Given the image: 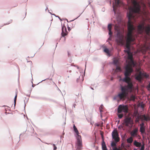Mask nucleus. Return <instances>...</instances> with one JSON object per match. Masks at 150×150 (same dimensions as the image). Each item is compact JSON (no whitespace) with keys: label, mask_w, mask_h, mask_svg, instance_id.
I'll list each match as a JSON object with an SVG mask.
<instances>
[{"label":"nucleus","mask_w":150,"mask_h":150,"mask_svg":"<svg viewBox=\"0 0 150 150\" xmlns=\"http://www.w3.org/2000/svg\"><path fill=\"white\" fill-rule=\"evenodd\" d=\"M142 120L148 121L150 120V117L148 115H142Z\"/></svg>","instance_id":"9d476101"},{"label":"nucleus","mask_w":150,"mask_h":150,"mask_svg":"<svg viewBox=\"0 0 150 150\" xmlns=\"http://www.w3.org/2000/svg\"><path fill=\"white\" fill-rule=\"evenodd\" d=\"M138 129L136 128L132 130L130 133V135L132 137H137L138 135Z\"/></svg>","instance_id":"1a4fd4ad"},{"label":"nucleus","mask_w":150,"mask_h":150,"mask_svg":"<svg viewBox=\"0 0 150 150\" xmlns=\"http://www.w3.org/2000/svg\"><path fill=\"white\" fill-rule=\"evenodd\" d=\"M103 132L102 131H100V135H101V136L102 137V138H103Z\"/></svg>","instance_id":"2f4dec72"},{"label":"nucleus","mask_w":150,"mask_h":150,"mask_svg":"<svg viewBox=\"0 0 150 150\" xmlns=\"http://www.w3.org/2000/svg\"><path fill=\"white\" fill-rule=\"evenodd\" d=\"M113 150H122L120 147H119L118 148L116 147V145L114 146H111Z\"/></svg>","instance_id":"f3484780"},{"label":"nucleus","mask_w":150,"mask_h":150,"mask_svg":"<svg viewBox=\"0 0 150 150\" xmlns=\"http://www.w3.org/2000/svg\"><path fill=\"white\" fill-rule=\"evenodd\" d=\"M141 51L143 54L145 53L146 51L150 54V43L145 42L142 45L141 47Z\"/></svg>","instance_id":"20e7f679"},{"label":"nucleus","mask_w":150,"mask_h":150,"mask_svg":"<svg viewBox=\"0 0 150 150\" xmlns=\"http://www.w3.org/2000/svg\"><path fill=\"white\" fill-rule=\"evenodd\" d=\"M103 125V122H102V123L101 124H100V123L96 124V125L98 127H99L100 126H102V125Z\"/></svg>","instance_id":"bb28decb"},{"label":"nucleus","mask_w":150,"mask_h":150,"mask_svg":"<svg viewBox=\"0 0 150 150\" xmlns=\"http://www.w3.org/2000/svg\"><path fill=\"white\" fill-rule=\"evenodd\" d=\"M44 44V43H42V45H43Z\"/></svg>","instance_id":"4c0bfd02"},{"label":"nucleus","mask_w":150,"mask_h":150,"mask_svg":"<svg viewBox=\"0 0 150 150\" xmlns=\"http://www.w3.org/2000/svg\"><path fill=\"white\" fill-rule=\"evenodd\" d=\"M117 67L115 70L116 72H118L121 71V69L118 65L116 66Z\"/></svg>","instance_id":"a211bd4d"},{"label":"nucleus","mask_w":150,"mask_h":150,"mask_svg":"<svg viewBox=\"0 0 150 150\" xmlns=\"http://www.w3.org/2000/svg\"><path fill=\"white\" fill-rule=\"evenodd\" d=\"M17 93H16V95L15 96V98H14V106H15V105H16V99H17Z\"/></svg>","instance_id":"b1692460"},{"label":"nucleus","mask_w":150,"mask_h":150,"mask_svg":"<svg viewBox=\"0 0 150 150\" xmlns=\"http://www.w3.org/2000/svg\"><path fill=\"white\" fill-rule=\"evenodd\" d=\"M131 118L129 117H127L124 120L122 124L125 126H128L129 125L131 124Z\"/></svg>","instance_id":"0eeeda50"},{"label":"nucleus","mask_w":150,"mask_h":150,"mask_svg":"<svg viewBox=\"0 0 150 150\" xmlns=\"http://www.w3.org/2000/svg\"><path fill=\"white\" fill-rule=\"evenodd\" d=\"M133 144L135 146L138 147H140L142 146L141 143L138 142L136 140L134 141L133 142Z\"/></svg>","instance_id":"ddd939ff"},{"label":"nucleus","mask_w":150,"mask_h":150,"mask_svg":"<svg viewBox=\"0 0 150 150\" xmlns=\"http://www.w3.org/2000/svg\"><path fill=\"white\" fill-rule=\"evenodd\" d=\"M145 127H140V131L141 134H143L145 132Z\"/></svg>","instance_id":"4468645a"},{"label":"nucleus","mask_w":150,"mask_h":150,"mask_svg":"<svg viewBox=\"0 0 150 150\" xmlns=\"http://www.w3.org/2000/svg\"><path fill=\"white\" fill-rule=\"evenodd\" d=\"M140 127H145L144 123L143 122H142L140 124Z\"/></svg>","instance_id":"cd10ccee"},{"label":"nucleus","mask_w":150,"mask_h":150,"mask_svg":"<svg viewBox=\"0 0 150 150\" xmlns=\"http://www.w3.org/2000/svg\"><path fill=\"white\" fill-rule=\"evenodd\" d=\"M124 36H123L121 34H119L117 35V38L116 40L117 42L119 44L123 45V40H124Z\"/></svg>","instance_id":"423d86ee"},{"label":"nucleus","mask_w":150,"mask_h":150,"mask_svg":"<svg viewBox=\"0 0 150 150\" xmlns=\"http://www.w3.org/2000/svg\"><path fill=\"white\" fill-rule=\"evenodd\" d=\"M123 143H122V144H121V146H123Z\"/></svg>","instance_id":"c9c22d12"},{"label":"nucleus","mask_w":150,"mask_h":150,"mask_svg":"<svg viewBox=\"0 0 150 150\" xmlns=\"http://www.w3.org/2000/svg\"><path fill=\"white\" fill-rule=\"evenodd\" d=\"M102 148L103 150H108V149L105 144H102Z\"/></svg>","instance_id":"4be33fe9"},{"label":"nucleus","mask_w":150,"mask_h":150,"mask_svg":"<svg viewBox=\"0 0 150 150\" xmlns=\"http://www.w3.org/2000/svg\"><path fill=\"white\" fill-rule=\"evenodd\" d=\"M135 78L139 81H141L143 79L142 72L141 71L139 72V73L136 75Z\"/></svg>","instance_id":"f8f14e48"},{"label":"nucleus","mask_w":150,"mask_h":150,"mask_svg":"<svg viewBox=\"0 0 150 150\" xmlns=\"http://www.w3.org/2000/svg\"><path fill=\"white\" fill-rule=\"evenodd\" d=\"M105 52L106 53L108 54H109L110 53L109 50L107 48H105L104 50Z\"/></svg>","instance_id":"5701e85b"},{"label":"nucleus","mask_w":150,"mask_h":150,"mask_svg":"<svg viewBox=\"0 0 150 150\" xmlns=\"http://www.w3.org/2000/svg\"><path fill=\"white\" fill-rule=\"evenodd\" d=\"M68 54L69 56V52H68Z\"/></svg>","instance_id":"f704fd0d"},{"label":"nucleus","mask_w":150,"mask_h":150,"mask_svg":"<svg viewBox=\"0 0 150 150\" xmlns=\"http://www.w3.org/2000/svg\"><path fill=\"white\" fill-rule=\"evenodd\" d=\"M67 34V28L64 25L62 26V36L64 37Z\"/></svg>","instance_id":"9b49d317"},{"label":"nucleus","mask_w":150,"mask_h":150,"mask_svg":"<svg viewBox=\"0 0 150 150\" xmlns=\"http://www.w3.org/2000/svg\"><path fill=\"white\" fill-rule=\"evenodd\" d=\"M144 145H143L141 147L140 149V150H144Z\"/></svg>","instance_id":"c85d7f7f"},{"label":"nucleus","mask_w":150,"mask_h":150,"mask_svg":"<svg viewBox=\"0 0 150 150\" xmlns=\"http://www.w3.org/2000/svg\"><path fill=\"white\" fill-rule=\"evenodd\" d=\"M73 128H74V129L76 128V127L75 126V125L74 124V125Z\"/></svg>","instance_id":"72a5a7b5"},{"label":"nucleus","mask_w":150,"mask_h":150,"mask_svg":"<svg viewBox=\"0 0 150 150\" xmlns=\"http://www.w3.org/2000/svg\"><path fill=\"white\" fill-rule=\"evenodd\" d=\"M112 139L113 141L111 143V146H114L117 145V144L120 141V138L119 137V133L116 129H114L112 133Z\"/></svg>","instance_id":"f03ea898"},{"label":"nucleus","mask_w":150,"mask_h":150,"mask_svg":"<svg viewBox=\"0 0 150 150\" xmlns=\"http://www.w3.org/2000/svg\"><path fill=\"white\" fill-rule=\"evenodd\" d=\"M122 112L125 113L128 112V108L127 105H120L119 106L117 109V112L118 113H121Z\"/></svg>","instance_id":"39448f33"},{"label":"nucleus","mask_w":150,"mask_h":150,"mask_svg":"<svg viewBox=\"0 0 150 150\" xmlns=\"http://www.w3.org/2000/svg\"><path fill=\"white\" fill-rule=\"evenodd\" d=\"M109 35L111 36L112 34V33L111 31V30H109Z\"/></svg>","instance_id":"7c9ffc66"},{"label":"nucleus","mask_w":150,"mask_h":150,"mask_svg":"<svg viewBox=\"0 0 150 150\" xmlns=\"http://www.w3.org/2000/svg\"><path fill=\"white\" fill-rule=\"evenodd\" d=\"M102 107H100L99 108V109L100 110V112H103L102 110Z\"/></svg>","instance_id":"473e14b6"},{"label":"nucleus","mask_w":150,"mask_h":150,"mask_svg":"<svg viewBox=\"0 0 150 150\" xmlns=\"http://www.w3.org/2000/svg\"><path fill=\"white\" fill-rule=\"evenodd\" d=\"M142 76L143 77V79L144 77L147 78L149 77V75L146 73H142Z\"/></svg>","instance_id":"dca6fc26"},{"label":"nucleus","mask_w":150,"mask_h":150,"mask_svg":"<svg viewBox=\"0 0 150 150\" xmlns=\"http://www.w3.org/2000/svg\"><path fill=\"white\" fill-rule=\"evenodd\" d=\"M115 0V4H113V11L115 13H116V12L117 9V7L119 6L121 2L120 0Z\"/></svg>","instance_id":"6e6552de"},{"label":"nucleus","mask_w":150,"mask_h":150,"mask_svg":"<svg viewBox=\"0 0 150 150\" xmlns=\"http://www.w3.org/2000/svg\"><path fill=\"white\" fill-rule=\"evenodd\" d=\"M74 131L77 135V141L75 145L76 150H81L82 148V143L81 136L79 135V133L77 128L74 129Z\"/></svg>","instance_id":"7ed1b4c3"},{"label":"nucleus","mask_w":150,"mask_h":150,"mask_svg":"<svg viewBox=\"0 0 150 150\" xmlns=\"http://www.w3.org/2000/svg\"><path fill=\"white\" fill-rule=\"evenodd\" d=\"M53 146H54V150H56L57 149V147L54 144H53Z\"/></svg>","instance_id":"c756f323"},{"label":"nucleus","mask_w":150,"mask_h":150,"mask_svg":"<svg viewBox=\"0 0 150 150\" xmlns=\"http://www.w3.org/2000/svg\"><path fill=\"white\" fill-rule=\"evenodd\" d=\"M140 119L142 120V115L137 116L136 118V121L137 122H138Z\"/></svg>","instance_id":"6ab92c4d"},{"label":"nucleus","mask_w":150,"mask_h":150,"mask_svg":"<svg viewBox=\"0 0 150 150\" xmlns=\"http://www.w3.org/2000/svg\"><path fill=\"white\" fill-rule=\"evenodd\" d=\"M110 150H112L111 149H110Z\"/></svg>","instance_id":"58836bf2"},{"label":"nucleus","mask_w":150,"mask_h":150,"mask_svg":"<svg viewBox=\"0 0 150 150\" xmlns=\"http://www.w3.org/2000/svg\"><path fill=\"white\" fill-rule=\"evenodd\" d=\"M138 33L142 34L144 32L150 37V24H145V22L139 23L137 27Z\"/></svg>","instance_id":"f257e3e1"},{"label":"nucleus","mask_w":150,"mask_h":150,"mask_svg":"<svg viewBox=\"0 0 150 150\" xmlns=\"http://www.w3.org/2000/svg\"><path fill=\"white\" fill-rule=\"evenodd\" d=\"M127 142L129 143H131L133 141V139L132 137H131L127 139Z\"/></svg>","instance_id":"2eb2a0df"},{"label":"nucleus","mask_w":150,"mask_h":150,"mask_svg":"<svg viewBox=\"0 0 150 150\" xmlns=\"http://www.w3.org/2000/svg\"><path fill=\"white\" fill-rule=\"evenodd\" d=\"M112 28V25L111 24H109L108 25V28L109 30H111Z\"/></svg>","instance_id":"393cba45"},{"label":"nucleus","mask_w":150,"mask_h":150,"mask_svg":"<svg viewBox=\"0 0 150 150\" xmlns=\"http://www.w3.org/2000/svg\"><path fill=\"white\" fill-rule=\"evenodd\" d=\"M113 63L116 66L118 65V60L117 59H115L113 60Z\"/></svg>","instance_id":"412c9836"},{"label":"nucleus","mask_w":150,"mask_h":150,"mask_svg":"<svg viewBox=\"0 0 150 150\" xmlns=\"http://www.w3.org/2000/svg\"><path fill=\"white\" fill-rule=\"evenodd\" d=\"M133 150H137V149H135Z\"/></svg>","instance_id":"e433bc0d"},{"label":"nucleus","mask_w":150,"mask_h":150,"mask_svg":"<svg viewBox=\"0 0 150 150\" xmlns=\"http://www.w3.org/2000/svg\"><path fill=\"white\" fill-rule=\"evenodd\" d=\"M118 117L119 118L121 119L123 117V114H120L118 115Z\"/></svg>","instance_id":"a878e982"},{"label":"nucleus","mask_w":150,"mask_h":150,"mask_svg":"<svg viewBox=\"0 0 150 150\" xmlns=\"http://www.w3.org/2000/svg\"><path fill=\"white\" fill-rule=\"evenodd\" d=\"M135 99V96L133 95H132L130 97V100H131L134 101Z\"/></svg>","instance_id":"aec40b11"}]
</instances>
